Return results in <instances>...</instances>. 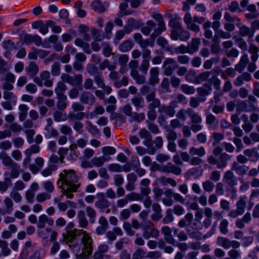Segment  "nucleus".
<instances>
[{
  "label": "nucleus",
  "instance_id": "1",
  "mask_svg": "<svg viewBox=\"0 0 259 259\" xmlns=\"http://www.w3.org/2000/svg\"><path fill=\"white\" fill-rule=\"evenodd\" d=\"M60 178L58 181V184L61 185L63 187L66 188L63 194L66 195L67 198L72 199L74 195L72 192H76L79 187L80 184H76L77 178L72 170H64L59 175Z\"/></svg>",
  "mask_w": 259,
  "mask_h": 259
},
{
  "label": "nucleus",
  "instance_id": "2",
  "mask_svg": "<svg viewBox=\"0 0 259 259\" xmlns=\"http://www.w3.org/2000/svg\"><path fill=\"white\" fill-rule=\"evenodd\" d=\"M184 21L188 30H191L195 33H198L200 30V28L195 22L202 24L205 21V18L203 17L198 16H194L192 18L191 14L187 12L184 17Z\"/></svg>",
  "mask_w": 259,
  "mask_h": 259
},
{
  "label": "nucleus",
  "instance_id": "3",
  "mask_svg": "<svg viewBox=\"0 0 259 259\" xmlns=\"http://www.w3.org/2000/svg\"><path fill=\"white\" fill-rule=\"evenodd\" d=\"M84 232L85 231L82 230L77 229L68 231L66 234L63 233L64 240L70 248H75L79 245V242L76 241V238L81 234L83 235Z\"/></svg>",
  "mask_w": 259,
  "mask_h": 259
},
{
  "label": "nucleus",
  "instance_id": "4",
  "mask_svg": "<svg viewBox=\"0 0 259 259\" xmlns=\"http://www.w3.org/2000/svg\"><path fill=\"white\" fill-rule=\"evenodd\" d=\"M51 73L49 71H42L39 76L34 77L33 81L39 87H42L44 84L46 87L50 88L53 85V79H50Z\"/></svg>",
  "mask_w": 259,
  "mask_h": 259
},
{
  "label": "nucleus",
  "instance_id": "5",
  "mask_svg": "<svg viewBox=\"0 0 259 259\" xmlns=\"http://www.w3.org/2000/svg\"><path fill=\"white\" fill-rule=\"evenodd\" d=\"M189 111V117L191 122V129L193 132L197 133L203 128V126L201 125L202 118L198 113L194 111L192 108Z\"/></svg>",
  "mask_w": 259,
  "mask_h": 259
},
{
  "label": "nucleus",
  "instance_id": "6",
  "mask_svg": "<svg viewBox=\"0 0 259 259\" xmlns=\"http://www.w3.org/2000/svg\"><path fill=\"white\" fill-rule=\"evenodd\" d=\"M71 109L74 113L70 112L68 117L71 119L81 120L85 117V113L82 112L84 107L78 102H73L71 105Z\"/></svg>",
  "mask_w": 259,
  "mask_h": 259
},
{
  "label": "nucleus",
  "instance_id": "7",
  "mask_svg": "<svg viewBox=\"0 0 259 259\" xmlns=\"http://www.w3.org/2000/svg\"><path fill=\"white\" fill-rule=\"evenodd\" d=\"M157 169L162 172L172 173L176 176H179L182 172L181 167L171 162H168L165 165L160 166Z\"/></svg>",
  "mask_w": 259,
  "mask_h": 259
},
{
  "label": "nucleus",
  "instance_id": "8",
  "mask_svg": "<svg viewBox=\"0 0 259 259\" xmlns=\"http://www.w3.org/2000/svg\"><path fill=\"white\" fill-rule=\"evenodd\" d=\"M81 242L83 244V251L81 253H85L87 255H91L93 250V241L91 237L87 232H84L81 238Z\"/></svg>",
  "mask_w": 259,
  "mask_h": 259
},
{
  "label": "nucleus",
  "instance_id": "9",
  "mask_svg": "<svg viewBox=\"0 0 259 259\" xmlns=\"http://www.w3.org/2000/svg\"><path fill=\"white\" fill-rule=\"evenodd\" d=\"M217 242L218 245L225 249H228L230 247L238 248L240 246V243L238 241L230 240L228 238L224 237H218Z\"/></svg>",
  "mask_w": 259,
  "mask_h": 259
},
{
  "label": "nucleus",
  "instance_id": "10",
  "mask_svg": "<svg viewBox=\"0 0 259 259\" xmlns=\"http://www.w3.org/2000/svg\"><path fill=\"white\" fill-rule=\"evenodd\" d=\"M151 51L149 49H144L142 51V60L139 67L140 70L146 74L150 66Z\"/></svg>",
  "mask_w": 259,
  "mask_h": 259
},
{
  "label": "nucleus",
  "instance_id": "11",
  "mask_svg": "<svg viewBox=\"0 0 259 259\" xmlns=\"http://www.w3.org/2000/svg\"><path fill=\"white\" fill-rule=\"evenodd\" d=\"M162 67L164 68L165 75L170 76L172 74L174 70L178 67V65L175 59L167 58L164 61Z\"/></svg>",
  "mask_w": 259,
  "mask_h": 259
},
{
  "label": "nucleus",
  "instance_id": "12",
  "mask_svg": "<svg viewBox=\"0 0 259 259\" xmlns=\"http://www.w3.org/2000/svg\"><path fill=\"white\" fill-rule=\"evenodd\" d=\"M223 182L230 188H233L238 183V180L232 170H227L223 176Z\"/></svg>",
  "mask_w": 259,
  "mask_h": 259
},
{
  "label": "nucleus",
  "instance_id": "13",
  "mask_svg": "<svg viewBox=\"0 0 259 259\" xmlns=\"http://www.w3.org/2000/svg\"><path fill=\"white\" fill-rule=\"evenodd\" d=\"M146 99L148 103V109H154L156 108H159L161 106L160 101L159 99L156 98L155 91H153L146 96Z\"/></svg>",
  "mask_w": 259,
  "mask_h": 259
},
{
  "label": "nucleus",
  "instance_id": "14",
  "mask_svg": "<svg viewBox=\"0 0 259 259\" xmlns=\"http://www.w3.org/2000/svg\"><path fill=\"white\" fill-rule=\"evenodd\" d=\"M79 100L82 104L92 105L95 103L96 98L91 92L83 91L80 95Z\"/></svg>",
  "mask_w": 259,
  "mask_h": 259
},
{
  "label": "nucleus",
  "instance_id": "15",
  "mask_svg": "<svg viewBox=\"0 0 259 259\" xmlns=\"http://www.w3.org/2000/svg\"><path fill=\"white\" fill-rule=\"evenodd\" d=\"M159 236V231L155 227H144L143 228V237L145 239L150 238H157Z\"/></svg>",
  "mask_w": 259,
  "mask_h": 259
},
{
  "label": "nucleus",
  "instance_id": "16",
  "mask_svg": "<svg viewBox=\"0 0 259 259\" xmlns=\"http://www.w3.org/2000/svg\"><path fill=\"white\" fill-rule=\"evenodd\" d=\"M248 169V166L244 164H239L236 161L233 162L231 167V170L235 171L239 176H243L246 175Z\"/></svg>",
  "mask_w": 259,
  "mask_h": 259
},
{
  "label": "nucleus",
  "instance_id": "17",
  "mask_svg": "<svg viewBox=\"0 0 259 259\" xmlns=\"http://www.w3.org/2000/svg\"><path fill=\"white\" fill-rule=\"evenodd\" d=\"M236 112L240 113L241 112H250L253 111V106L248 105L247 101L238 100L236 105Z\"/></svg>",
  "mask_w": 259,
  "mask_h": 259
},
{
  "label": "nucleus",
  "instance_id": "18",
  "mask_svg": "<svg viewBox=\"0 0 259 259\" xmlns=\"http://www.w3.org/2000/svg\"><path fill=\"white\" fill-rule=\"evenodd\" d=\"M158 111L159 114L167 115L170 117L174 116L176 114L175 107L171 105V103L168 105H161L158 108Z\"/></svg>",
  "mask_w": 259,
  "mask_h": 259
},
{
  "label": "nucleus",
  "instance_id": "19",
  "mask_svg": "<svg viewBox=\"0 0 259 259\" xmlns=\"http://www.w3.org/2000/svg\"><path fill=\"white\" fill-rule=\"evenodd\" d=\"M46 224L50 226H52L54 224V220L45 214L39 216L38 220L37 223V227L39 229H43L45 227Z\"/></svg>",
  "mask_w": 259,
  "mask_h": 259
},
{
  "label": "nucleus",
  "instance_id": "20",
  "mask_svg": "<svg viewBox=\"0 0 259 259\" xmlns=\"http://www.w3.org/2000/svg\"><path fill=\"white\" fill-rule=\"evenodd\" d=\"M161 233L164 235V240L169 244L175 245L176 241L171 235V230L168 226H164L161 228Z\"/></svg>",
  "mask_w": 259,
  "mask_h": 259
},
{
  "label": "nucleus",
  "instance_id": "21",
  "mask_svg": "<svg viewBox=\"0 0 259 259\" xmlns=\"http://www.w3.org/2000/svg\"><path fill=\"white\" fill-rule=\"evenodd\" d=\"M237 26L239 28V34L242 37L247 36L249 38H251L254 35V30L246 25L240 26V23L237 24Z\"/></svg>",
  "mask_w": 259,
  "mask_h": 259
},
{
  "label": "nucleus",
  "instance_id": "22",
  "mask_svg": "<svg viewBox=\"0 0 259 259\" xmlns=\"http://www.w3.org/2000/svg\"><path fill=\"white\" fill-rule=\"evenodd\" d=\"M149 75L148 82L150 85H154L159 82V69L157 67L151 68L149 71Z\"/></svg>",
  "mask_w": 259,
  "mask_h": 259
},
{
  "label": "nucleus",
  "instance_id": "23",
  "mask_svg": "<svg viewBox=\"0 0 259 259\" xmlns=\"http://www.w3.org/2000/svg\"><path fill=\"white\" fill-rule=\"evenodd\" d=\"M231 158V156L226 153H222L216 163L217 166L219 169L225 168L227 165V162Z\"/></svg>",
  "mask_w": 259,
  "mask_h": 259
},
{
  "label": "nucleus",
  "instance_id": "24",
  "mask_svg": "<svg viewBox=\"0 0 259 259\" xmlns=\"http://www.w3.org/2000/svg\"><path fill=\"white\" fill-rule=\"evenodd\" d=\"M9 172L6 171L4 173V180L3 181H0V191L4 193L7 191L9 187L12 185V180L9 177Z\"/></svg>",
  "mask_w": 259,
  "mask_h": 259
},
{
  "label": "nucleus",
  "instance_id": "25",
  "mask_svg": "<svg viewBox=\"0 0 259 259\" xmlns=\"http://www.w3.org/2000/svg\"><path fill=\"white\" fill-rule=\"evenodd\" d=\"M243 154L251 162H255L259 159V154L255 148L246 149L243 151Z\"/></svg>",
  "mask_w": 259,
  "mask_h": 259
},
{
  "label": "nucleus",
  "instance_id": "26",
  "mask_svg": "<svg viewBox=\"0 0 259 259\" xmlns=\"http://www.w3.org/2000/svg\"><path fill=\"white\" fill-rule=\"evenodd\" d=\"M150 181L148 179H144L140 182V191L142 195L147 196L151 193L149 187Z\"/></svg>",
  "mask_w": 259,
  "mask_h": 259
},
{
  "label": "nucleus",
  "instance_id": "27",
  "mask_svg": "<svg viewBox=\"0 0 259 259\" xmlns=\"http://www.w3.org/2000/svg\"><path fill=\"white\" fill-rule=\"evenodd\" d=\"M156 182L163 186L170 185L174 187H176L177 184L176 181L174 179L171 178H166L164 176H162L157 178L156 180Z\"/></svg>",
  "mask_w": 259,
  "mask_h": 259
},
{
  "label": "nucleus",
  "instance_id": "28",
  "mask_svg": "<svg viewBox=\"0 0 259 259\" xmlns=\"http://www.w3.org/2000/svg\"><path fill=\"white\" fill-rule=\"evenodd\" d=\"M206 123L212 130H215L218 125V121L216 117L211 113L206 112Z\"/></svg>",
  "mask_w": 259,
  "mask_h": 259
},
{
  "label": "nucleus",
  "instance_id": "29",
  "mask_svg": "<svg viewBox=\"0 0 259 259\" xmlns=\"http://www.w3.org/2000/svg\"><path fill=\"white\" fill-rule=\"evenodd\" d=\"M25 70L29 76L33 77L35 76L38 72L39 67L35 62L31 61L26 67Z\"/></svg>",
  "mask_w": 259,
  "mask_h": 259
},
{
  "label": "nucleus",
  "instance_id": "30",
  "mask_svg": "<svg viewBox=\"0 0 259 259\" xmlns=\"http://www.w3.org/2000/svg\"><path fill=\"white\" fill-rule=\"evenodd\" d=\"M200 44V39L198 38H193L190 44L187 46L188 48V53L192 54L197 52L199 49V46Z\"/></svg>",
  "mask_w": 259,
  "mask_h": 259
},
{
  "label": "nucleus",
  "instance_id": "31",
  "mask_svg": "<svg viewBox=\"0 0 259 259\" xmlns=\"http://www.w3.org/2000/svg\"><path fill=\"white\" fill-rule=\"evenodd\" d=\"M248 62L249 59L248 55L246 54H243L241 56L239 63L236 65L235 69L239 72H242Z\"/></svg>",
  "mask_w": 259,
  "mask_h": 259
},
{
  "label": "nucleus",
  "instance_id": "32",
  "mask_svg": "<svg viewBox=\"0 0 259 259\" xmlns=\"http://www.w3.org/2000/svg\"><path fill=\"white\" fill-rule=\"evenodd\" d=\"M0 159L2 161V163L9 168L16 163L11 157L5 152L0 153Z\"/></svg>",
  "mask_w": 259,
  "mask_h": 259
},
{
  "label": "nucleus",
  "instance_id": "33",
  "mask_svg": "<svg viewBox=\"0 0 259 259\" xmlns=\"http://www.w3.org/2000/svg\"><path fill=\"white\" fill-rule=\"evenodd\" d=\"M116 68H113L112 70H110V72L108 74L109 79L113 81L114 85L116 88H119L120 85L118 83V80L119 79V73L115 71Z\"/></svg>",
  "mask_w": 259,
  "mask_h": 259
},
{
  "label": "nucleus",
  "instance_id": "34",
  "mask_svg": "<svg viewBox=\"0 0 259 259\" xmlns=\"http://www.w3.org/2000/svg\"><path fill=\"white\" fill-rule=\"evenodd\" d=\"M189 154L191 156L197 155L198 157H201L205 155L206 151L205 148L202 146L199 148L193 146L189 149Z\"/></svg>",
  "mask_w": 259,
  "mask_h": 259
},
{
  "label": "nucleus",
  "instance_id": "35",
  "mask_svg": "<svg viewBox=\"0 0 259 259\" xmlns=\"http://www.w3.org/2000/svg\"><path fill=\"white\" fill-rule=\"evenodd\" d=\"M157 27L155 29L154 32H153L150 36L153 39H154L156 36L159 35L162 31H164L166 29V26L163 20L157 22Z\"/></svg>",
  "mask_w": 259,
  "mask_h": 259
},
{
  "label": "nucleus",
  "instance_id": "36",
  "mask_svg": "<svg viewBox=\"0 0 259 259\" xmlns=\"http://www.w3.org/2000/svg\"><path fill=\"white\" fill-rule=\"evenodd\" d=\"M211 91L210 84L204 83L202 87L197 89L198 95L201 97H204L208 95Z\"/></svg>",
  "mask_w": 259,
  "mask_h": 259
},
{
  "label": "nucleus",
  "instance_id": "37",
  "mask_svg": "<svg viewBox=\"0 0 259 259\" xmlns=\"http://www.w3.org/2000/svg\"><path fill=\"white\" fill-rule=\"evenodd\" d=\"M9 168L11 169V171L10 173H9V177L11 178V180L17 178L21 171L20 166L16 163L9 167Z\"/></svg>",
  "mask_w": 259,
  "mask_h": 259
},
{
  "label": "nucleus",
  "instance_id": "38",
  "mask_svg": "<svg viewBox=\"0 0 259 259\" xmlns=\"http://www.w3.org/2000/svg\"><path fill=\"white\" fill-rule=\"evenodd\" d=\"M77 218L80 228H85L88 225V222L85 218L83 211L80 210L77 212Z\"/></svg>",
  "mask_w": 259,
  "mask_h": 259
},
{
  "label": "nucleus",
  "instance_id": "39",
  "mask_svg": "<svg viewBox=\"0 0 259 259\" xmlns=\"http://www.w3.org/2000/svg\"><path fill=\"white\" fill-rule=\"evenodd\" d=\"M247 199L246 196H243L239 198V199L236 203V209L239 211L241 214L244 212Z\"/></svg>",
  "mask_w": 259,
  "mask_h": 259
},
{
  "label": "nucleus",
  "instance_id": "40",
  "mask_svg": "<svg viewBox=\"0 0 259 259\" xmlns=\"http://www.w3.org/2000/svg\"><path fill=\"white\" fill-rule=\"evenodd\" d=\"M19 110V119L21 121H24L27 117L28 107L25 104H20L18 107Z\"/></svg>",
  "mask_w": 259,
  "mask_h": 259
},
{
  "label": "nucleus",
  "instance_id": "41",
  "mask_svg": "<svg viewBox=\"0 0 259 259\" xmlns=\"http://www.w3.org/2000/svg\"><path fill=\"white\" fill-rule=\"evenodd\" d=\"M130 74L137 83L142 84L145 82V77L143 75L140 74L138 70H134L131 72Z\"/></svg>",
  "mask_w": 259,
  "mask_h": 259
},
{
  "label": "nucleus",
  "instance_id": "42",
  "mask_svg": "<svg viewBox=\"0 0 259 259\" xmlns=\"http://www.w3.org/2000/svg\"><path fill=\"white\" fill-rule=\"evenodd\" d=\"M67 89L66 84L62 81H59L55 89V92L57 96H66L64 94L65 91Z\"/></svg>",
  "mask_w": 259,
  "mask_h": 259
},
{
  "label": "nucleus",
  "instance_id": "43",
  "mask_svg": "<svg viewBox=\"0 0 259 259\" xmlns=\"http://www.w3.org/2000/svg\"><path fill=\"white\" fill-rule=\"evenodd\" d=\"M211 75L210 71H205L199 73L194 79V83L199 84L206 81Z\"/></svg>",
  "mask_w": 259,
  "mask_h": 259
},
{
  "label": "nucleus",
  "instance_id": "44",
  "mask_svg": "<svg viewBox=\"0 0 259 259\" xmlns=\"http://www.w3.org/2000/svg\"><path fill=\"white\" fill-rule=\"evenodd\" d=\"M259 49L253 45H250L248 49V52L251 54V60L252 62H255L258 58V53Z\"/></svg>",
  "mask_w": 259,
  "mask_h": 259
},
{
  "label": "nucleus",
  "instance_id": "45",
  "mask_svg": "<svg viewBox=\"0 0 259 259\" xmlns=\"http://www.w3.org/2000/svg\"><path fill=\"white\" fill-rule=\"evenodd\" d=\"M57 107L59 110H63L67 107L66 101L67 97L66 96H57Z\"/></svg>",
  "mask_w": 259,
  "mask_h": 259
},
{
  "label": "nucleus",
  "instance_id": "46",
  "mask_svg": "<svg viewBox=\"0 0 259 259\" xmlns=\"http://www.w3.org/2000/svg\"><path fill=\"white\" fill-rule=\"evenodd\" d=\"M95 206L101 211H104L106 208L110 206L109 201L106 199L103 200H97L95 203Z\"/></svg>",
  "mask_w": 259,
  "mask_h": 259
},
{
  "label": "nucleus",
  "instance_id": "47",
  "mask_svg": "<svg viewBox=\"0 0 259 259\" xmlns=\"http://www.w3.org/2000/svg\"><path fill=\"white\" fill-rule=\"evenodd\" d=\"M53 118L57 122L64 121L67 119V115L60 110H56L53 113Z\"/></svg>",
  "mask_w": 259,
  "mask_h": 259
},
{
  "label": "nucleus",
  "instance_id": "48",
  "mask_svg": "<svg viewBox=\"0 0 259 259\" xmlns=\"http://www.w3.org/2000/svg\"><path fill=\"white\" fill-rule=\"evenodd\" d=\"M110 159V157H105L104 156H101L98 157H94L92 159V164L96 167H100L102 166L104 163L108 161Z\"/></svg>",
  "mask_w": 259,
  "mask_h": 259
},
{
  "label": "nucleus",
  "instance_id": "49",
  "mask_svg": "<svg viewBox=\"0 0 259 259\" xmlns=\"http://www.w3.org/2000/svg\"><path fill=\"white\" fill-rule=\"evenodd\" d=\"M131 102L138 110L144 107V99L142 97L135 96L131 99Z\"/></svg>",
  "mask_w": 259,
  "mask_h": 259
},
{
  "label": "nucleus",
  "instance_id": "50",
  "mask_svg": "<svg viewBox=\"0 0 259 259\" xmlns=\"http://www.w3.org/2000/svg\"><path fill=\"white\" fill-rule=\"evenodd\" d=\"M75 44L76 46L82 48L85 53H91L89 44L87 42H85L82 39L76 38L75 40Z\"/></svg>",
  "mask_w": 259,
  "mask_h": 259
},
{
  "label": "nucleus",
  "instance_id": "51",
  "mask_svg": "<svg viewBox=\"0 0 259 259\" xmlns=\"http://www.w3.org/2000/svg\"><path fill=\"white\" fill-rule=\"evenodd\" d=\"M88 131L94 136H100L101 133L97 127L94 125L91 121L87 122Z\"/></svg>",
  "mask_w": 259,
  "mask_h": 259
},
{
  "label": "nucleus",
  "instance_id": "52",
  "mask_svg": "<svg viewBox=\"0 0 259 259\" xmlns=\"http://www.w3.org/2000/svg\"><path fill=\"white\" fill-rule=\"evenodd\" d=\"M133 44L131 40H126L119 45L118 49L122 52H126L130 51L133 48Z\"/></svg>",
  "mask_w": 259,
  "mask_h": 259
},
{
  "label": "nucleus",
  "instance_id": "53",
  "mask_svg": "<svg viewBox=\"0 0 259 259\" xmlns=\"http://www.w3.org/2000/svg\"><path fill=\"white\" fill-rule=\"evenodd\" d=\"M157 44L161 47L165 51L172 52L171 48L168 45L167 40L163 37H159L157 40Z\"/></svg>",
  "mask_w": 259,
  "mask_h": 259
},
{
  "label": "nucleus",
  "instance_id": "54",
  "mask_svg": "<svg viewBox=\"0 0 259 259\" xmlns=\"http://www.w3.org/2000/svg\"><path fill=\"white\" fill-rule=\"evenodd\" d=\"M99 69L101 70L107 68L109 70H112L113 68H116L115 64L110 62L108 60L105 59L102 62H100Z\"/></svg>",
  "mask_w": 259,
  "mask_h": 259
},
{
  "label": "nucleus",
  "instance_id": "55",
  "mask_svg": "<svg viewBox=\"0 0 259 259\" xmlns=\"http://www.w3.org/2000/svg\"><path fill=\"white\" fill-rule=\"evenodd\" d=\"M68 206L72 208H76L77 205L74 202L67 200L64 202L59 203L58 207L61 211H65L67 209Z\"/></svg>",
  "mask_w": 259,
  "mask_h": 259
},
{
  "label": "nucleus",
  "instance_id": "56",
  "mask_svg": "<svg viewBox=\"0 0 259 259\" xmlns=\"http://www.w3.org/2000/svg\"><path fill=\"white\" fill-rule=\"evenodd\" d=\"M191 108H189L186 109H181L178 111V112L177 113L176 117L179 120H182V121H185L186 119V114L188 115L189 116V111L191 110Z\"/></svg>",
  "mask_w": 259,
  "mask_h": 259
},
{
  "label": "nucleus",
  "instance_id": "57",
  "mask_svg": "<svg viewBox=\"0 0 259 259\" xmlns=\"http://www.w3.org/2000/svg\"><path fill=\"white\" fill-rule=\"evenodd\" d=\"M0 248L2 249V255L6 256L11 253V250L8 247V243L4 240L0 239Z\"/></svg>",
  "mask_w": 259,
  "mask_h": 259
},
{
  "label": "nucleus",
  "instance_id": "58",
  "mask_svg": "<svg viewBox=\"0 0 259 259\" xmlns=\"http://www.w3.org/2000/svg\"><path fill=\"white\" fill-rule=\"evenodd\" d=\"M3 98L5 100H9L17 103V97L11 91H4L3 92Z\"/></svg>",
  "mask_w": 259,
  "mask_h": 259
},
{
  "label": "nucleus",
  "instance_id": "59",
  "mask_svg": "<svg viewBox=\"0 0 259 259\" xmlns=\"http://www.w3.org/2000/svg\"><path fill=\"white\" fill-rule=\"evenodd\" d=\"M85 211L89 218L90 223L94 224L95 222V218L96 217V210L91 206H87L85 208Z\"/></svg>",
  "mask_w": 259,
  "mask_h": 259
},
{
  "label": "nucleus",
  "instance_id": "60",
  "mask_svg": "<svg viewBox=\"0 0 259 259\" xmlns=\"http://www.w3.org/2000/svg\"><path fill=\"white\" fill-rule=\"evenodd\" d=\"M169 25L173 28V29L176 30H182L183 29L182 25L179 21V17H175L171 19L169 22Z\"/></svg>",
  "mask_w": 259,
  "mask_h": 259
},
{
  "label": "nucleus",
  "instance_id": "61",
  "mask_svg": "<svg viewBox=\"0 0 259 259\" xmlns=\"http://www.w3.org/2000/svg\"><path fill=\"white\" fill-rule=\"evenodd\" d=\"M4 203L6 206V211L7 213L10 214L13 210V202L12 199L6 197L4 200Z\"/></svg>",
  "mask_w": 259,
  "mask_h": 259
},
{
  "label": "nucleus",
  "instance_id": "62",
  "mask_svg": "<svg viewBox=\"0 0 259 259\" xmlns=\"http://www.w3.org/2000/svg\"><path fill=\"white\" fill-rule=\"evenodd\" d=\"M91 7L93 10L102 13L105 11V9L101 2L98 0L93 2L91 4Z\"/></svg>",
  "mask_w": 259,
  "mask_h": 259
},
{
  "label": "nucleus",
  "instance_id": "63",
  "mask_svg": "<svg viewBox=\"0 0 259 259\" xmlns=\"http://www.w3.org/2000/svg\"><path fill=\"white\" fill-rule=\"evenodd\" d=\"M91 32L92 36L96 41H101L104 37L102 31L96 28H92Z\"/></svg>",
  "mask_w": 259,
  "mask_h": 259
},
{
  "label": "nucleus",
  "instance_id": "64",
  "mask_svg": "<svg viewBox=\"0 0 259 259\" xmlns=\"http://www.w3.org/2000/svg\"><path fill=\"white\" fill-rule=\"evenodd\" d=\"M205 100V98L203 99L192 97L190 99L189 105L192 108H196L199 106L200 102H203Z\"/></svg>",
  "mask_w": 259,
  "mask_h": 259
}]
</instances>
